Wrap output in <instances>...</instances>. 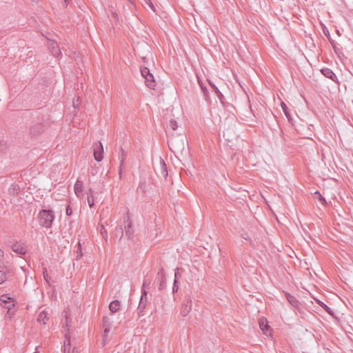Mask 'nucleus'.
I'll return each mask as SVG.
<instances>
[{
    "instance_id": "obj_1",
    "label": "nucleus",
    "mask_w": 353,
    "mask_h": 353,
    "mask_svg": "<svg viewBox=\"0 0 353 353\" xmlns=\"http://www.w3.org/2000/svg\"><path fill=\"white\" fill-rule=\"evenodd\" d=\"M167 123L165 132L168 136V143L170 149L173 152H182L185 149L183 137L182 135L174 136L170 130L175 131L183 123V117L170 114L166 117Z\"/></svg>"
},
{
    "instance_id": "obj_2",
    "label": "nucleus",
    "mask_w": 353,
    "mask_h": 353,
    "mask_svg": "<svg viewBox=\"0 0 353 353\" xmlns=\"http://www.w3.org/2000/svg\"><path fill=\"white\" fill-rule=\"evenodd\" d=\"M38 218L39 224L41 226L49 228L54 220V214L50 210H42L39 212Z\"/></svg>"
},
{
    "instance_id": "obj_3",
    "label": "nucleus",
    "mask_w": 353,
    "mask_h": 353,
    "mask_svg": "<svg viewBox=\"0 0 353 353\" xmlns=\"http://www.w3.org/2000/svg\"><path fill=\"white\" fill-rule=\"evenodd\" d=\"M65 313V320L63 322V328L64 329V332H66L65 334V347L64 351L66 350L67 345L68 346V350H70V335H69V327H70V320H69V314L68 312L64 311Z\"/></svg>"
},
{
    "instance_id": "obj_4",
    "label": "nucleus",
    "mask_w": 353,
    "mask_h": 353,
    "mask_svg": "<svg viewBox=\"0 0 353 353\" xmlns=\"http://www.w3.org/2000/svg\"><path fill=\"white\" fill-rule=\"evenodd\" d=\"M192 310V300L189 296H185L181 307V314L183 316H186Z\"/></svg>"
},
{
    "instance_id": "obj_5",
    "label": "nucleus",
    "mask_w": 353,
    "mask_h": 353,
    "mask_svg": "<svg viewBox=\"0 0 353 353\" xmlns=\"http://www.w3.org/2000/svg\"><path fill=\"white\" fill-rule=\"evenodd\" d=\"M94 149V157L97 161H101L103 159V147L101 141H98L94 143L93 145Z\"/></svg>"
},
{
    "instance_id": "obj_6",
    "label": "nucleus",
    "mask_w": 353,
    "mask_h": 353,
    "mask_svg": "<svg viewBox=\"0 0 353 353\" xmlns=\"http://www.w3.org/2000/svg\"><path fill=\"white\" fill-rule=\"evenodd\" d=\"M127 154L123 148H121L120 152L119 154V178H121L122 170L125 167V160L126 159Z\"/></svg>"
},
{
    "instance_id": "obj_7",
    "label": "nucleus",
    "mask_w": 353,
    "mask_h": 353,
    "mask_svg": "<svg viewBox=\"0 0 353 353\" xmlns=\"http://www.w3.org/2000/svg\"><path fill=\"white\" fill-rule=\"evenodd\" d=\"M147 294H148V292L144 291L142 292L141 299L139 301V304L137 307V311H138L139 314H141V313H143L145 308V306L147 304Z\"/></svg>"
},
{
    "instance_id": "obj_8",
    "label": "nucleus",
    "mask_w": 353,
    "mask_h": 353,
    "mask_svg": "<svg viewBox=\"0 0 353 353\" xmlns=\"http://www.w3.org/2000/svg\"><path fill=\"white\" fill-rule=\"evenodd\" d=\"M48 48L54 57H59L61 54L60 48L55 41H50L48 42Z\"/></svg>"
},
{
    "instance_id": "obj_9",
    "label": "nucleus",
    "mask_w": 353,
    "mask_h": 353,
    "mask_svg": "<svg viewBox=\"0 0 353 353\" xmlns=\"http://www.w3.org/2000/svg\"><path fill=\"white\" fill-rule=\"evenodd\" d=\"M321 72L323 75H324L325 77L331 79L334 82H336L338 81L336 75L334 74V72L330 68H322L321 70Z\"/></svg>"
},
{
    "instance_id": "obj_10",
    "label": "nucleus",
    "mask_w": 353,
    "mask_h": 353,
    "mask_svg": "<svg viewBox=\"0 0 353 353\" xmlns=\"http://www.w3.org/2000/svg\"><path fill=\"white\" fill-rule=\"evenodd\" d=\"M285 298L288 300V303L292 307H294V308H296L297 310H300L301 303H300V302L298 301V299L295 296H294L291 295L290 294L286 292L285 293Z\"/></svg>"
},
{
    "instance_id": "obj_11",
    "label": "nucleus",
    "mask_w": 353,
    "mask_h": 353,
    "mask_svg": "<svg viewBox=\"0 0 353 353\" xmlns=\"http://www.w3.org/2000/svg\"><path fill=\"white\" fill-rule=\"evenodd\" d=\"M241 114H237L236 117L239 118L242 121L248 122L252 120L253 117H255L254 112H241Z\"/></svg>"
},
{
    "instance_id": "obj_12",
    "label": "nucleus",
    "mask_w": 353,
    "mask_h": 353,
    "mask_svg": "<svg viewBox=\"0 0 353 353\" xmlns=\"http://www.w3.org/2000/svg\"><path fill=\"white\" fill-rule=\"evenodd\" d=\"M74 193L77 197L81 198L83 196V182L80 180H77L74 186Z\"/></svg>"
},
{
    "instance_id": "obj_13",
    "label": "nucleus",
    "mask_w": 353,
    "mask_h": 353,
    "mask_svg": "<svg viewBox=\"0 0 353 353\" xmlns=\"http://www.w3.org/2000/svg\"><path fill=\"white\" fill-rule=\"evenodd\" d=\"M12 250L19 255H23L26 252V248L19 243H14L12 247Z\"/></svg>"
},
{
    "instance_id": "obj_14",
    "label": "nucleus",
    "mask_w": 353,
    "mask_h": 353,
    "mask_svg": "<svg viewBox=\"0 0 353 353\" xmlns=\"http://www.w3.org/2000/svg\"><path fill=\"white\" fill-rule=\"evenodd\" d=\"M144 79L146 86L150 89H154L156 86V83L153 74H151Z\"/></svg>"
},
{
    "instance_id": "obj_15",
    "label": "nucleus",
    "mask_w": 353,
    "mask_h": 353,
    "mask_svg": "<svg viewBox=\"0 0 353 353\" xmlns=\"http://www.w3.org/2000/svg\"><path fill=\"white\" fill-rule=\"evenodd\" d=\"M125 235L129 238L131 239L133 236L134 234V229L132 225L131 221L128 219L127 221V225H125Z\"/></svg>"
},
{
    "instance_id": "obj_16",
    "label": "nucleus",
    "mask_w": 353,
    "mask_h": 353,
    "mask_svg": "<svg viewBox=\"0 0 353 353\" xmlns=\"http://www.w3.org/2000/svg\"><path fill=\"white\" fill-rule=\"evenodd\" d=\"M111 321L108 317H104L103 320V326L104 328V336L110 332L111 328Z\"/></svg>"
},
{
    "instance_id": "obj_17",
    "label": "nucleus",
    "mask_w": 353,
    "mask_h": 353,
    "mask_svg": "<svg viewBox=\"0 0 353 353\" xmlns=\"http://www.w3.org/2000/svg\"><path fill=\"white\" fill-rule=\"evenodd\" d=\"M120 301L116 300L112 301L109 305V309L112 313H115L120 309Z\"/></svg>"
},
{
    "instance_id": "obj_18",
    "label": "nucleus",
    "mask_w": 353,
    "mask_h": 353,
    "mask_svg": "<svg viewBox=\"0 0 353 353\" xmlns=\"http://www.w3.org/2000/svg\"><path fill=\"white\" fill-rule=\"evenodd\" d=\"M38 322L46 325L48 321V314L46 311H41L37 318Z\"/></svg>"
},
{
    "instance_id": "obj_19",
    "label": "nucleus",
    "mask_w": 353,
    "mask_h": 353,
    "mask_svg": "<svg viewBox=\"0 0 353 353\" xmlns=\"http://www.w3.org/2000/svg\"><path fill=\"white\" fill-rule=\"evenodd\" d=\"M87 201L90 208H92L94 205V194L92 188H90L87 193Z\"/></svg>"
},
{
    "instance_id": "obj_20",
    "label": "nucleus",
    "mask_w": 353,
    "mask_h": 353,
    "mask_svg": "<svg viewBox=\"0 0 353 353\" xmlns=\"http://www.w3.org/2000/svg\"><path fill=\"white\" fill-rule=\"evenodd\" d=\"M285 117H287L288 121L292 124L294 125V115L296 116V117H299V116L296 114V112H283Z\"/></svg>"
},
{
    "instance_id": "obj_21",
    "label": "nucleus",
    "mask_w": 353,
    "mask_h": 353,
    "mask_svg": "<svg viewBox=\"0 0 353 353\" xmlns=\"http://www.w3.org/2000/svg\"><path fill=\"white\" fill-rule=\"evenodd\" d=\"M160 172L164 178L167 177L168 171L166 168V164L165 161L161 159H160Z\"/></svg>"
},
{
    "instance_id": "obj_22",
    "label": "nucleus",
    "mask_w": 353,
    "mask_h": 353,
    "mask_svg": "<svg viewBox=\"0 0 353 353\" xmlns=\"http://www.w3.org/2000/svg\"><path fill=\"white\" fill-rule=\"evenodd\" d=\"M234 136L235 133L232 132L229 128L223 131V137L228 141L232 140L233 137Z\"/></svg>"
},
{
    "instance_id": "obj_23",
    "label": "nucleus",
    "mask_w": 353,
    "mask_h": 353,
    "mask_svg": "<svg viewBox=\"0 0 353 353\" xmlns=\"http://www.w3.org/2000/svg\"><path fill=\"white\" fill-rule=\"evenodd\" d=\"M259 327L264 334H266L269 329V325L267 323L266 320L261 319L259 321Z\"/></svg>"
},
{
    "instance_id": "obj_24",
    "label": "nucleus",
    "mask_w": 353,
    "mask_h": 353,
    "mask_svg": "<svg viewBox=\"0 0 353 353\" xmlns=\"http://www.w3.org/2000/svg\"><path fill=\"white\" fill-rule=\"evenodd\" d=\"M314 197L318 199L322 205H325L327 204L325 198L320 194L319 191H316L314 193Z\"/></svg>"
},
{
    "instance_id": "obj_25",
    "label": "nucleus",
    "mask_w": 353,
    "mask_h": 353,
    "mask_svg": "<svg viewBox=\"0 0 353 353\" xmlns=\"http://www.w3.org/2000/svg\"><path fill=\"white\" fill-rule=\"evenodd\" d=\"M150 284V281L149 280H148L146 279H145L143 280L142 288H141V293L144 291L147 292V290L149 289Z\"/></svg>"
},
{
    "instance_id": "obj_26",
    "label": "nucleus",
    "mask_w": 353,
    "mask_h": 353,
    "mask_svg": "<svg viewBox=\"0 0 353 353\" xmlns=\"http://www.w3.org/2000/svg\"><path fill=\"white\" fill-rule=\"evenodd\" d=\"M141 73L143 78H145L146 77L152 74L150 73V70L146 67L141 68Z\"/></svg>"
},
{
    "instance_id": "obj_27",
    "label": "nucleus",
    "mask_w": 353,
    "mask_h": 353,
    "mask_svg": "<svg viewBox=\"0 0 353 353\" xmlns=\"http://www.w3.org/2000/svg\"><path fill=\"white\" fill-rule=\"evenodd\" d=\"M329 41L330 42L334 52L338 54L339 52H340V49L337 46L336 43H335V41L331 39V38H329Z\"/></svg>"
},
{
    "instance_id": "obj_28",
    "label": "nucleus",
    "mask_w": 353,
    "mask_h": 353,
    "mask_svg": "<svg viewBox=\"0 0 353 353\" xmlns=\"http://www.w3.org/2000/svg\"><path fill=\"white\" fill-rule=\"evenodd\" d=\"M99 230L100 231V233L103 235V237L105 238V239H107L108 238V233H107V231L105 228V227L103 226V225H100L99 227Z\"/></svg>"
},
{
    "instance_id": "obj_29",
    "label": "nucleus",
    "mask_w": 353,
    "mask_h": 353,
    "mask_svg": "<svg viewBox=\"0 0 353 353\" xmlns=\"http://www.w3.org/2000/svg\"><path fill=\"white\" fill-rule=\"evenodd\" d=\"M165 280H166L165 276L163 274H162L161 278V282H160L159 287V289L160 290H162L165 288Z\"/></svg>"
},
{
    "instance_id": "obj_30",
    "label": "nucleus",
    "mask_w": 353,
    "mask_h": 353,
    "mask_svg": "<svg viewBox=\"0 0 353 353\" xmlns=\"http://www.w3.org/2000/svg\"><path fill=\"white\" fill-rule=\"evenodd\" d=\"M7 279V273L0 270V285L4 283Z\"/></svg>"
},
{
    "instance_id": "obj_31",
    "label": "nucleus",
    "mask_w": 353,
    "mask_h": 353,
    "mask_svg": "<svg viewBox=\"0 0 353 353\" xmlns=\"http://www.w3.org/2000/svg\"><path fill=\"white\" fill-rule=\"evenodd\" d=\"M12 299L9 296H7V295L3 294L0 296V301L4 303H8V300H11Z\"/></svg>"
},
{
    "instance_id": "obj_32",
    "label": "nucleus",
    "mask_w": 353,
    "mask_h": 353,
    "mask_svg": "<svg viewBox=\"0 0 353 353\" xmlns=\"http://www.w3.org/2000/svg\"><path fill=\"white\" fill-rule=\"evenodd\" d=\"M320 305L321 306V307L323 309H324L325 311H326L327 313L329 314H331L332 313V310L330 307H328L326 304L323 303V302H321L320 303Z\"/></svg>"
},
{
    "instance_id": "obj_33",
    "label": "nucleus",
    "mask_w": 353,
    "mask_h": 353,
    "mask_svg": "<svg viewBox=\"0 0 353 353\" xmlns=\"http://www.w3.org/2000/svg\"><path fill=\"white\" fill-rule=\"evenodd\" d=\"M137 190H141L142 192L145 191V183L144 182H140L137 188Z\"/></svg>"
},
{
    "instance_id": "obj_34",
    "label": "nucleus",
    "mask_w": 353,
    "mask_h": 353,
    "mask_svg": "<svg viewBox=\"0 0 353 353\" xmlns=\"http://www.w3.org/2000/svg\"><path fill=\"white\" fill-rule=\"evenodd\" d=\"M181 277V274L180 272V269L179 268H176L175 270V272H174V281H178V279L179 278Z\"/></svg>"
},
{
    "instance_id": "obj_35",
    "label": "nucleus",
    "mask_w": 353,
    "mask_h": 353,
    "mask_svg": "<svg viewBox=\"0 0 353 353\" xmlns=\"http://www.w3.org/2000/svg\"><path fill=\"white\" fill-rule=\"evenodd\" d=\"M43 277L46 281L49 284L50 283V276H48V272L46 269L43 270Z\"/></svg>"
},
{
    "instance_id": "obj_36",
    "label": "nucleus",
    "mask_w": 353,
    "mask_h": 353,
    "mask_svg": "<svg viewBox=\"0 0 353 353\" xmlns=\"http://www.w3.org/2000/svg\"><path fill=\"white\" fill-rule=\"evenodd\" d=\"M145 4H147L153 11H154V6L152 3L151 0H143Z\"/></svg>"
},
{
    "instance_id": "obj_37",
    "label": "nucleus",
    "mask_w": 353,
    "mask_h": 353,
    "mask_svg": "<svg viewBox=\"0 0 353 353\" xmlns=\"http://www.w3.org/2000/svg\"><path fill=\"white\" fill-rule=\"evenodd\" d=\"M179 287V285H178V281H174V284H173V288H172V292L173 293H175L178 291Z\"/></svg>"
},
{
    "instance_id": "obj_38",
    "label": "nucleus",
    "mask_w": 353,
    "mask_h": 353,
    "mask_svg": "<svg viewBox=\"0 0 353 353\" xmlns=\"http://www.w3.org/2000/svg\"><path fill=\"white\" fill-rule=\"evenodd\" d=\"M241 236L245 240H247V241L250 240V236L246 232H242L241 234Z\"/></svg>"
},
{
    "instance_id": "obj_39",
    "label": "nucleus",
    "mask_w": 353,
    "mask_h": 353,
    "mask_svg": "<svg viewBox=\"0 0 353 353\" xmlns=\"http://www.w3.org/2000/svg\"><path fill=\"white\" fill-rule=\"evenodd\" d=\"M66 212V214H67L68 216H70V215L72 214V208H70V205H68V206H67V208H66V212Z\"/></svg>"
},
{
    "instance_id": "obj_40",
    "label": "nucleus",
    "mask_w": 353,
    "mask_h": 353,
    "mask_svg": "<svg viewBox=\"0 0 353 353\" xmlns=\"http://www.w3.org/2000/svg\"><path fill=\"white\" fill-rule=\"evenodd\" d=\"M115 231L117 232H118L119 234H120L121 236L123 235V229H122L121 226H117L115 228Z\"/></svg>"
},
{
    "instance_id": "obj_41",
    "label": "nucleus",
    "mask_w": 353,
    "mask_h": 353,
    "mask_svg": "<svg viewBox=\"0 0 353 353\" xmlns=\"http://www.w3.org/2000/svg\"><path fill=\"white\" fill-rule=\"evenodd\" d=\"M73 107L74 109L80 108V107L79 106V98L77 99V101H73Z\"/></svg>"
},
{
    "instance_id": "obj_42",
    "label": "nucleus",
    "mask_w": 353,
    "mask_h": 353,
    "mask_svg": "<svg viewBox=\"0 0 353 353\" xmlns=\"http://www.w3.org/2000/svg\"><path fill=\"white\" fill-rule=\"evenodd\" d=\"M209 83L210 84L211 87L214 90L216 93H220L218 88L215 86L214 84H212L210 81H209Z\"/></svg>"
},
{
    "instance_id": "obj_43",
    "label": "nucleus",
    "mask_w": 353,
    "mask_h": 353,
    "mask_svg": "<svg viewBox=\"0 0 353 353\" xmlns=\"http://www.w3.org/2000/svg\"><path fill=\"white\" fill-rule=\"evenodd\" d=\"M3 254H4L3 251L0 249V261L3 259Z\"/></svg>"
},
{
    "instance_id": "obj_44",
    "label": "nucleus",
    "mask_w": 353,
    "mask_h": 353,
    "mask_svg": "<svg viewBox=\"0 0 353 353\" xmlns=\"http://www.w3.org/2000/svg\"><path fill=\"white\" fill-rule=\"evenodd\" d=\"M281 106H282L283 110H286L287 109V106H286V105L283 102L281 103Z\"/></svg>"
},
{
    "instance_id": "obj_45",
    "label": "nucleus",
    "mask_w": 353,
    "mask_h": 353,
    "mask_svg": "<svg viewBox=\"0 0 353 353\" xmlns=\"http://www.w3.org/2000/svg\"><path fill=\"white\" fill-rule=\"evenodd\" d=\"M72 353H78V350H77L76 348H74V349L72 350Z\"/></svg>"
},
{
    "instance_id": "obj_46",
    "label": "nucleus",
    "mask_w": 353,
    "mask_h": 353,
    "mask_svg": "<svg viewBox=\"0 0 353 353\" xmlns=\"http://www.w3.org/2000/svg\"><path fill=\"white\" fill-rule=\"evenodd\" d=\"M64 1V3H65V6H68V3L69 2V0H63Z\"/></svg>"
},
{
    "instance_id": "obj_47",
    "label": "nucleus",
    "mask_w": 353,
    "mask_h": 353,
    "mask_svg": "<svg viewBox=\"0 0 353 353\" xmlns=\"http://www.w3.org/2000/svg\"><path fill=\"white\" fill-rule=\"evenodd\" d=\"M201 89L203 90V92H205V91L206 90V88H204L203 86H201Z\"/></svg>"
},
{
    "instance_id": "obj_48",
    "label": "nucleus",
    "mask_w": 353,
    "mask_h": 353,
    "mask_svg": "<svg viewBox=\"0 0 353 353\" xmlns=\"http://www.w3.org/2000/svg\"><path fill=\"white\" fill-rule=\"evenodd\" d=\"M5 307L10 310V306L9 305H5Z\"/></svg>"
},
{
    "instance_id": "obj_49",
    "label": "nucleus",
    "mask_w": 353,
    "mask_h": 353,
    "mask_svg": "<svg viewBox=\"0 0 353 353\" xmlns=\"http://www.w3.org/2000/svg\"><path fill=\"white\" fill-rule=\"evenodd\" d=\"M296 116L294 115V121H295V119H294V118H296ZM296 123V122H294V123Z\"/></svg>"
},
{
    "instance_id": "obj_50",
    "label": "nucleus",
    "mask_w": 353,
    "mask_h": 353,
    "mask_svg": "<svg viewBox=\"0 0 353 353\" xmlns=\"http://www.w3.org/2000/svg\"><path fill=\"white\" fill-rule=\"evenodd\" d=\"M34 353H39L38 351L34 352Z\"/></svg>"
}]
</instances>
